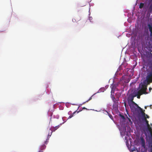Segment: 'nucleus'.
<instances>
[{
  "instance_id": "11",
  "label": "nucleus",
  "mask_w": 152,
  "mask_h": 152,
  "mask_svg": "<svg viewBox=\"0 0 152 152\" xmlns=\"http://www.w3.org/2000/svg\"><path fill=\"white\" fill-rule=\"evenodd\" d=\"M147 118H142V120L145 121V122L147 126H149V124L148 123V121L147 120Z\"/></svg>"
},
{
  "instance_id": "17",
  "label": "nucleus",
  "mask_w": 152,
  "mask_h": 152,
  "mask_svg": "<svg viewBox=\"0 0 152 152\" xmlns=\"http://www.w3.org/2000/svg\"><path fill=\"white\" fill-rule=\"evenodd\" d=\"M149 145L150 146H151V152H152V140H151V141H150L149 143Z\"/></svg>"
},
{
  "instance_id": "2",
  "label": "nucleus",
  "mask_w": 152,
  "mask_h": 152,
  "mask_svg": "<svg viewBox=\"0 0 152 152\" xmlns=\"http://www.w3.org/2000/svg\"><path fill=\"white\" fill-rule=\"evenodd\" d=\"M146 69L147 72L146 80L147 84L152 82V65L146 64Z\"/></svg>"
},
{
  "instance_id": "16",
  "label": "nucleus",
  "mask_w": 152,
  "mask_h": 152,
  "mask_svg": "<svg viewBox=\"0 0 152 152\" xmlns=\"http://www.w3.org/2000/svg\"><path fill=\"white\" fill-rule=\"evenodd\" d=\"M144 6V4L143 3H140L139 5V8L142 9Z\"/></svg>"
},
{
  "instance_id": "20",
  "label": "nucleus",
  "mask_w": 152,
  "mask_h": 152,
  "mask_svg": "<svg viewBox=\"0 0 152 152\" xmlns=\"http://www.w3.org/2000/svg\"><path fill=\"white\" fill-rule=\"evenodd\" d=\"M127 77V76H123L122 78H123V79H125V78H126Z\"/></svg>"
},
{
  "instance_id": "15",
  "label": "nucleus",
  "mask_w": 152,
  "mask_h": 152,
  "mask_svg": "<svg viewBox=\"0 0 152 152\" xmlns=\"http://www.w3.org/2000/svg\"><path fill=\"white\" fill-rule=\"evenodd\" d=\"M46 147V146L45 145H43L41 146V151H42V150L45 149V148Z\"/></svg>"
},
{
  "instance_id": "6",
  "label": "nucleus",
  "mask_w": 152,
  "mask_h": 152,
  "mask_svg": "<svg viewBox=\"0 0 152 152\" xmlns=\"http://www.w3.org/2000/svg\"><path fill=\"white\" fill-rule=\"evenodd\" d=\"M140 142L142 146L144 148L146 147L145 141L144 139L142 137H140Z\"/></svg>"
},
{
  "instance_id": "8",
  "label": "nucleus",
  "mask_w": 152,
  "mask_h": 152,
  "mask_svg": "<svg viewBox=\"0 0 152 152\" xmlns=\"http://www.w3.org/2000/svg\"><path fill=\"white\" fill-rule=\"evenodd\" d=\"M148 28L149 31L150 32V36L151 37H152V24H148Z\"/></svg>"
},
{
  "instance_id": "5",
  "label": "nucleus",
  "mask_w": 152,
  "mask_h": 152,
  "mask_svg": "<svg viewBox=\"0 0 152 152\" xmlns=\"http://www.w3.org/2000/svg\"><path fill=\"white\" fill-rule=\"evenodd\" d=\"M146 64L152 65V53H151L149 56L147 57Z\"/></svg>"
},
{
  "instance_id": "4",
  "label": "nucleus",
  "mask_w": 152,
  "mask_h": 152,
  "mask_svg": "<svg viewBox=\"0 0 152 152\" xmlns=\"http://www.w3.org/2000/svg\"><path fill=\"white\" fill-rule=\"evenodd\" d=\"M140 110V113L142 115V119L144 118H149V116L147 114H146L144 113L145 112V110H143L140 107L138 106L137 107Z\"/></svg>"
},
{
  "instance_id": "10",
  "label": "nucleus",
  "mask_w": 152,
  "mask_h": 152,
  "mask_svg": "<svg viewBox=\"0 0 152 152\" xmlns=\"http://www.w3.org/2000/svg\"><path fill=\"white\" fill-rule=\"evenodd\" d=\"M104 113L106 115H108V116H109V117H110V118L112 120H113V118L112 116V115L111 114L109 113L107 111H105L104 112Z\"/></svg>"
},
{
  "instance_id": "31",
  "label": "nucleus",
  "mask_w": 152,
  "mask_h": 152,
  "mask_svg": "<svg viewBox=\"0 0 152 152\" xmlns=\"http://www.w3.org/2000/svg\"><path fill=\"white\" fill-rule=\"evenodd\" d=\"M49 134H48V137L49 136Z\"/></svg>"
},
{
  "instance_id": "9",
  "label": "nucleus",
  "mask_w": 152,
  "mask_h": 152,
  "mask_svg": "<svg viewBox=\"0 0 152 152\" xmlns=\"http://www.w3.org/2000/svg\"><path fill=\"white\" fill-rule=\"evenodd\" d=\"M59 127V125L56 126L55 127H51L50 129V130L52 131L51 132H53L55 131L56 130L58 129Z\"/></svg>"
},
{
  "instance_id": "26",
  "label": "nucleus",
  "mask_w": 152,
  "mask_h": 152,
  "mask_svg": "<svg viewBox=\"0 0 152 152\" xmlns=\"http://www.w3.org/2000/svg\"><path fill=\"white\" fill-rule=\"evenodd\" d=\"M91 97L87 101H86V102H88V101H89V100H91Z\"/></svg>"
},
{
  "instance_id": "3",
  "label": "nucleus",
  "mask_w": 152,
  "mask_h": 152,
  "mask_svg": "<svg viewBox=\"0 0 152 152\" xmlns=\"http://www.w3.org/2000/svg\"><path fill=\"white\" fill-rule=\"evenodd\" d=\"M133 97H132L128 101L129 106L130 108L132 109L134 108V106L136 107L138 106V105L134 102L133 101Z\"/></svg>"
},
{
  "instance_id": "25",
  "label": "nucleus",
  "mask_w": 152,
  "mask_h": 152,
  "mask_svg": "<svg viewBox=\"0 0 152 152\" xmlns=\"http://www.w3.org/2000/svg\"><path fill=\"white\" fill-rule=\"evenodd\" d=\"M150 133L151 136L152 138V132H150Z\"/></svg>"
},
{
  "instance_id": "23",
  "label": "nucleus",
  "mask_w": 152,
  "mask_h": 152,
  "mask_svg": "<svg viewBox=\"0 0 152 152\" xmlns=\"http://www.w3.org/2000/svg\"><path fill=\"white\" fill-rule=\"evenodd\" d=\"M152 2L150 6V8H151V9H152V0H151Z\"/></svg>"
},
{
  "instance_id": "14",
  "label": "nucleus",
  "mask_w": 152,
  "mask_h": 152,
  "mask_svg": "<svg viewBox=\"0 0 152 152\" xmlns=\"http://www.w3.org/2000/svg\"><path fill=\"white\" fill-rule=\"evenodd\" d=\"M148 129L150 132H152V129L151 127L150 126V125L149 126H147Z\"/></svg>"
},
{
  "instance_id": "7",
  "label": "nucleus",
  "mask_w": 152,
  "mask_h": 152,
  "mask_svg": "<svg viewBox=\"0 0 152 152\" xmlns=\"http://www.w3.org/2000/svg\"><path fill=\"white\" fill-rule=\"evenodd\" d=\"M110 87L111 88V94H114L116 88V86L115 84H113L111 85Z\"/></svg>"
},
{
  "instance_id": "21",
  "label": "nucleus",
  "mask_w": 152,
  "mask_h": 152,
  "mask_svg": "<svg viewBox=\"0 0 152 152\" xmlns=\"http://www.w3.org/2000/svg\"><path fill=\"white\" fill-rule=\"evenodd\" d=\"M48 139H47L46 140V141H45V143L46 144H47L48 143Z\"/></svg>"
},
{
  "instance_id": "32",
  "label": "nucleus",
  "mask_w": 152,
  "mask_h": 152,
  "mask_svg": "<svg viewBox=\"0 0 152 152\" xmlns=\"http://www.w3.org/2000/svg\"><path fill=\"white\" fill-rule=\"evenodd\" d=\"M85 5H83V6H85Z\"/></svg>"
},
{
  "instance_id": "22",
  "label": "nucleus",
  "mask_w": 152,
  "mask_h": 152,
  "mask_svg": "<svg viewBox=\"0 0 152 152\" xmlns=\"http://www.w3.org/2000/svg\"><path fill=\"white\" fill-rule=\"evenodd\" d=\"M128 118L129 120V121L130 122V123H131V124H132V121H131V120L129 118Z\"/></svg>"
},
{
  "instance_id": "28",
  "label": "nucleus",
  "mask_w": 152,
  "mask_h": 152,
  "mask_svg": "<svg viewBox=\"0 0 152 152\" xmlns=\"http://www.w3.org/2000/svg\"><path fill=\"white\" fill-rule=\"evenodd\" d=\"M42 151L40 150L38 152H42Z\"/></svg>"
},
{
  "instance_id": "33",
  "label": "nucleus",
  "mask_w": 152,
  "mask_h": 152,
  "mask_svg": "<svg viewBox=\"0 0 152 152\" xmlns=\"http://www.w3.org/2000/svg\"><path fill=\"white\" fill-rule=\"evenodd\" d=\"M129 82V80H128V82Z\"/></svg>"
},
{
  "instance_id": "24",
  "label": "nucleus",
  "mask_w": 152,
  "mask_h": 152,
  "mask_svg": "<svg viewBox=\"0 0 152 152\" xmlns=\"http://www.w3.org/2000/svg\"><path fill=\"white\" fill-rule=\"evenodd\" d=\"M152 90V88H151L150 87L149 88V90L150 92H151V90Z\"/></svg>"
},
{
  "instance_id": "12",
  "label": "nucleus",
  "mask_w": 152,
  "mask_h": 152,
  "mask_svg": "<svg viewBox=\"0 0 152 152\" xmlns=\"http://www.w3.org/2000/svg\"><path fill=\"white\" fill-rule=\"evenodd\" d=\"M149 45H148V48L151 52H152V43L151 44L150 43V42H149Z\"/></svg>"
},
{
  "instance_id": "19",
  "label": "nucleus",
  "mask_w": 152,
  "mask_h": 152,
  "mask_svg": "<svg viewBox=\"0 0 152 152\" xmlns=\"http://www.w3.org/2000/svg\"><path fill=\"white\" fill-rule=\"evenodd\" d=\"M136 150H137V149L136 148H134L132 150V152H133V151H136Z\"/></svg>"
},
{
  "instance_id": "18",
  "label": "nucleus",
  "mask_w": 152,
  "mask_h": 152,
  "mask_svg": "<svg viewBox=\"0 0 152 152\" xmlns=\"http://www.w3.org/2000/svg\"><path fill=\"white\" fill-rule=\"evenodd\" d=\"M120 116L124 121L125 120V118L124 115L120 114Z\"/></svg>"
},
{
  "instance_id": "13",
  "label": "nucleus",
  "mask_w": 152,
  "mask_h": 152,
  "mask_svg": "<svg viewBox=\"0 0 152 152\" xmlns=\"http://www.w3.org/2000/svg\"><path fill=\"white\" fill-rule=\"evenodd\" d=\"M77 110L73 112L70 115L68 118V119H69L72 118L73 116L75 113L77 112Z\"/></svg>"
},
{
  "instance_id": "34",
  "label": "nucleus",
  "mask_w": 152,
  "mask_h": 152,
  "mask_svg": "<svg viewBox=\"0 0 152 152\" xmlns=\"http://www.w3.org/2000/svg\"><path fill=\"white\" fill-rule=\"evenodd\" d=\"M79 112V111H78L77 112V113H78Z\"/></svg>"
},
{
  "instance_id": "29",
  "label": "nucleus",
  "mask_w": 152,
  "mask_h": 152,
  "mask_svg": "<svg viewBox=\"0 0 152 152\" xmlns=\"http://www.w3.org/2000/svg\"><path fill=\"white\" fill-rule=\"evenodd\" d=\"M147 106H145V109H147Z\"/></svg>"
},
{
  "instance_id": "27",
  "label": "nucleus",
  "mask_w": 152,
  "mask_h": 152,
  "mask_svg": "<svg viewBox=\"0 0 152 152\" xmlns=\"http://www.w3.org/2000/svg\"><path fill=\"white\" fill-rule=\"evenodd\" d=\"M75 21H76L75 19H72V21L73 22H75Z\"/></svg>"
},
{
  "instance_id": "1",
  "label": "nucleus",
  "mask_w": 152,
  "mask_h": 152,
  "mask_svg": "<svg viewBox=\"0 0 152 152\" xmlns=\"http://www.w3.org/2000/svg\"><path fill=\"white\" fill-rule=\"evenodd\" d=\"M147 85L145 84H140L137 90L134 91L135 96H137V98L140 99L141 95L148 94V93L146 91L147 89Z\"/></svg>"
},
{
  "instance_id": "30",
  "label": "nucleus",
  "mask_w": 152,
  "mask_h": 152,
  "mask_svg": "<svg viewBox=\"0 0 152 152\" xmlns=\"http://www.w3.org/2000/svg\"><path fill=\"white\" fill-rule=\"evenodd\" d=\"M142 152H146V151H142Z\"/></svg>"
}]
</instances>
